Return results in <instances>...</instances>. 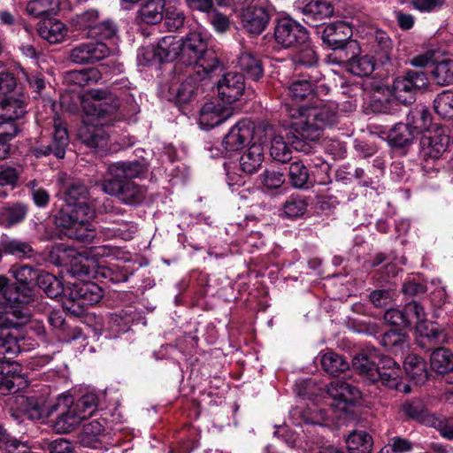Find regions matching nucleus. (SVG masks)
Instances as JSON below:
<instances>
[{"instance_id": "f257e3e1", "label": "nucleus", "mask_w": 453, "mask_h": 453, "mask_svg": "<svg viewBox=\"0 0 453 453\" xmlns=\"http://www.w3.org/2000/svg\"><path fill=\"white\" fill-rule=\"evenodd\" d=\"M90 99L82 101V108L87 115L79 128L78 137L82 143L91 149H104L109 134L103 126L110 124L117 118L120 106L119 96L109 89L95 88L88 92Z\"/></svg>"}, {"instance_id": "f03ea898", "label": "nucleus", "mask_w": 453, "mask_h": 453, "mask_svg": "<svg viewBox=\"0 0 453 453\" xmlns=\"http://www.w3.org/2000/svg\"><path fill=\"white\" fill-rule=\"evenodd\" d=\"M292 128L307 141L319 140L325 127L336 121V112L323 104L286 107Z\"/></svg>"}, {"instance_id": "7ed1b4c3", "label": "nucleus", "mask_w": 453, "mask_h": 453, "mask_svg": "<svg viewBox=\"0 0 453 453\" xmlns=\"http://www.w3.org/2000/svg\"><path fill=\"white\" fill-rule=\"evenodd\" d=\"M429 80L423 71L410 70L403 75L398 76L393 82L394 98L388 95H374L372 108L375 112L392 113L397 105L396 101L408 104L415 100L418 91L426 89Z\"/></svg>"}, {"instance_id": "20e7f679", "label": "nucleus", "mask_w": 453, "mask_h": 453, "mask_svg": "<svg viewBox=\"0 0 453 453\" xmlns=\"http://www.w3.org/2000/svg\"><path fill=\"white\" fill-rule=\"evenodd\" d=\"M96 211L91 205L75 206L65 204L55 215V224L68 238L83 243H90L96 237L93 219Z\"/></svg>"}, {"instance_id": "39448f33", "label": "nucleus", "mask_w": 453, "mask_h": 453, "mask_svg": "<svg viewBox=\"0 0 453 453\" xmlns=\"http://www.w3.org/2000/svg\"><path fill=\"white\" fill-rule=\"evenodd\" d=\"M180 43V62L187 68H196L205 77L212 74L219 68V61L214 52L208 50L206 40L196 31L189 32Z\"/></svg>"}, {"instance_id": "423d86ee", "label": "nucleus", "mask_w": 453, "mask_h": 453, "mask_svg": "<svg viewBox=\"0 0 453 453\" xmlns=\"http://www.w3.org/2000/svg\"><path fill=\"white\" fill-rule=\"evenodd\" d=\"M63 299V308L74 317L84 315L88 307L103 297L102 288L90 281L68 283Z\"/></svg>"}, {"instance_id": "0eeeda50", "label": "nucleus", "mask_w": 453, "mask_h": 453, "mask_svg": "<svg viewBox=\"0 0 453 453\" xmlns=\"http://www.w3.org/2000/svg\"><path fill=\"white\" fill-rule=\"evenodd\" d=\"M211 77H205L201 71L196 68H186L185 71L175 68V73L171 80L168 92L169 100L176 104L190 102L207 83Z\"/></svg>"}, {"instance_id": "6e6552de", "label": "nucleus", "mask_w": 453, "mask_h": 453, "mask_svg": "<svg viewBox=\"0 0 453 453\" xmlns=\"http://www.w3.org/2000/svg\"><path fill=\"white\" fill-rule=\"evenodd\" d=\"M69 144V136L66 127L59 117L54 118V131L46 141H37L30 149L35 157L54 155L57 158H63L65 149Z\"/></svg>"}, {"instance_id": "1a4fd4ad", "label": "nucleus", "mask_w": 453, "mask_h": 453, "mask_svg": "<svg viewBox=\"0 0 453 453\" xmlns=\"http://www.w3.org/2000/svg\"><path fill=\"white\" fill-rule=\"evenodd\" d=\"M101 188L104 193L116 196L122 203L127 205L139 204L146 196L145 187L128 180H104Z\"/></svg>"}, {"instance_id": "9d476101", "label": "nucleus", "mask_w": 453, "mask_h": 453, "mask_svg": "<svg viewBox=\"0 0 453 453\" xmlns=\"http://www.w3.org/2000/svg\"><path fill=\"white\" fill-rule=\"evenodd\" d=\"M274 39L283 48L305 45L309 33L304 27L290 19H281L274 27Z\"/></svg>"}, {"instance_id": "9b49d317", "label": "nucleus", "mask_w": 453, "mask_h": 453, "mask_svg": "<svg viewBox=\"0 0 453 453\" xmlns=\"http://www.w3.org/2000/svg\"><path fill=\"white\" fill-rule=\"evenodd\" d=\"M111 54L110 48L102 42H83L74 45L68 53V59L77 65H94Z\"/></svg>"}, {"instance_id": "f8f14e48", "label": "nucleus", "mask_w": 453, "mask_h": 453, "mask_svg": "<svg viewBox=\"0 0 453 453\" xmlns=\"http://www.w3.org/2000/svg\"><path fill=\"white\" fill-rule=\"evenodd\" d=\"M23 411L32 420H40L58 411L61 403L50 398L48 392L34 394L22 398L20 403Z\"/></svg>"}, {"instance_id": "ddd939ff", "label": "nucleus", "mask_w": 453, "mask_h": 453, "mask_svg": "<svg viewBox=\"0 0 453 453\" xmlns=\"http://www.w3.org/2000/svg\"><path fill=\"white\" fill-rule=\"evenodd\" d=\"M30 319V312L22 303L15 301L14 296H4L0 293V328L18 327Z\"/></svg>"}, {"instance_id": "4468645a", "label": "nucleus", "mask_w": 453, "mask_h": 453, "mask_svg": "<svg viewBox=\"0 0 453 453\" xmlns=\"http://www.w3.org/2000/svg\"><path fill=\"white\" fill-rule=\"evenodd\" d=\"M321 79L322 74L319 70L295 73L288 88L289 97L296 102L312 98L316 85Z\"/></svg>"}, {"instance_id": "2eb2a0df", "label": "nucleus", "mask_w": 453, "mask_h": 453, "mask_svg": "<svg viewBox=\"0 0 453 453\" xmlns=\"http://www.w3.org/2000/svg\"><path fill=\"white\" fill-rule=\"evenodd\" d=\"M11 273L16 279L17 282L23 287V290L20 288L14 289V299L18 303H22L26 306L34 301L33 286L35 282H37L40 272L35 270L31 265H15L11 269Z\"/></svg>"}, {"instance_id": "dca6fc26", "label": "nucleus", "mask_w": 453, "mask_h": 453, "mask_svg": "<svg viewBox=\"0 0 453 453\" xmlns=\"http://www.w3.org/2000/svg\"><path fill=\"white\" fill-rule=\"evenodd\" d=\"M378 365L376 382L380 381L385 387L403 393L411 392V387L402 382L401 367L393 358L383 355Z\"/></svg>"}, {"instance_id": "f3484780", "label": "nucleus", "mask_w": 453, "mask_h": 453, "mask_svg": "<svg viewBox=\"0 0 453 453\" xmlns=\"http://www.w3.org/2000/svg\"><path fill=\"white\" fill-rule=\"evenodd\" d=\"M150 164L145 158L132 161H118L111 163L107 167L108 180H132L146 177Z\"/></svg>"}, {"instance_id": "a211bd4d", "label": "nucleus", "mask_w": 453, "mask_h": 453, "mask_svg": "<svg viewBox=\"0 0 453 453\" xmlns=\"http://www.w3.org/2000/svg\"><path fill=\"white\" fill-rule=\"evenodd\" d=\"M383 355L375 349H366L357 354L352 360V366L368 383L376 382L378 363Z\"/></svg>"}, {"instance_id": "6ab92c4d", "label": "nucleus", "mask_w": 453, "mask_h": 453, "mask_svg": "<svg viewBox=\"0 0 453 453\" xmlns=\"http://www.w3.org/2000/svg\"><path fill=\"white\" fill-rule=\"evenodd\" d=\"M254 134V124L250 119L237 122L226 134L222 146L226 151H236L250 142Z\"/></svg>"}, {"instance_id": "aec40b11", "label": "nucleus", "mask_w": 453, "mask_h": 453, "mask_svg": "<svg viewBox=\"0 0 453 453\" xmlns=\"http://www.w3.org/2000/svg\"><path fill=\"white\" fill-rule=\"evenodd\" d=\"M270 20L268 11L262 6H247L241 12L242 28L251 35H258L266 28Z\"/></svg>"}, {"instance_id": "412c9836", "label": "nucleus", "mask_w": 453, "mask_h": 453, "mask_svg": "<svg viewBox=\"0 0 453 453\" xmlns=\"http://www.w3.org/2000/svg\"><path fill=\"white\" fill-rule=\"evenodd\" d=\"M244 89V76L241 73L228 72L218 81L219 96L226 104H232L238 100Z\"/></svg>"}, {"instance_id": "4be33fe9", "label": "nucleus", "mask_w": 453, "mask_h": 453, "mask_svg": "<svg viewBox=\"0 0 453 453\" xmlns=\"http://www.w3.org/2000/svg\"><path fill=\"white\" fill-rule=\"evenodd\" d=\"M57 402L61 403V407L58 410L60 414L54 421L52 427L57 434H68L73 431L82 419L71 406V396L60 395L57 398Z\"/></svg>"}, {"instance_id": "5701e85b", "label": "nucleus", "mask_w": 453, "mask_h": 453, "mask_svg": "<svg viewBox=\"0 0 453 453\" xmlns=\"http://www.w3.org/2000/svg\"><path fill=\"white\" fill-rule=\"evenodd\" d=\"M295 7L303 14V21L311 26H317L315 22L330 17L334 12L331 4L323 0L297 1Z\"/></svg>"}, {"instance_id": "b1692460", "label": "nucleus", "mask_w": 453, "mask_h": 453, "mask_svg": "<svg viewBox=\"0 0 453 453\" xmlns=\"http://www.w3.org/2000/svg\"><path fill=\"white\" fill-rule=\"evenodd\" d=\"M449 142V137L443 134L441 129L432 133L428 131L420 141L423 156L425 157L438 158L446 151Z\"/></svg>"}, {"instance_id": "393cba45", "label": "nucleus", "mask_w": 453, "mask_h": 453, "mask_svg": "<svg viewBox=\"0 0 453 453\" xmlns=\"http://www.w3.org/2000/svg\"><path fill=\"white\" fill-rule=\"evenodd\" d=\"M351 35V28L344 22L328 24L321 32L323 42L333 49L345 46Z\"/></svg>"}, {"instance_id": "a878e982", "label": "nucleus", "mask_w": 453, "mask_h": 453, "mask_svg": "<svg viewBox=\"0 0 453 453\" xmlns=\"http://www.w3.org/2000/svg\"><path fill=\"white\" fill-rule=\"evenodd\" d=\"M327 393L332 398L349 405L358 402L362 396L357 387L339 380L327 385Z\"/></svg>"}, {"instance_id": "bb28decb", "label": "nucleus", "mask_w": 453, "mask_h": 453, "mask_svg": "<svg viewBox=\"0 0 453 453\" xmlns=\"http://www.w3.org/2000/svg\"><path fill=\"white\" fill-rule=\"evenodd\" d=\"M229 116L230 111L221 105L212 102L206 103L200 111L199 124L209 129L223 123Z\"/></svg>"}, {"instance_id": "cd10ccee", "label": "nucleus", "mask_w": 453, "mask_h": 453, "mask_svg": "<svg viewBox=\"0 0 453 453\" xmlns=\"http://www.w3.org/2000/svg\"><path fill=\"white\" fill-rule=\"evenodd\" d=\"M264 161V148L259 143L250 145L240 157L241 170L248 174L256 173Z\"/></svg>"}, {"instance_id": "c85d7f7f", "label": "nucleus", "mask_w": 453, "mask_h": 453, "mask_svg": "<svg viewBox=\"0 0 453 453\" xmlns=\"http://www.w3.org/2000/svg\"><path fill=\"white\" fill-rule=\"evenodd\" d=\"M403 368L406 374L415 384L422 385L428 379V371L426 361L414 354L405 357Z\"/></svg>"}, {"instance_id": "c756f323", "label": "nucleus", "mask_w": 453, "mask_h": 453, "mask_svg": "<svg viewBox=\"0 0 453 453\" xmlns=\"http://www.w3.org/2000/svg\"><path fill=\"white\" fill-rule=\"evenodd\" d=\"M179 39L167 35L162 37L153 49L154 57L160 62L180 60Z\"/></svg>"}, {"instance_id": "7c9ffc66", "label": "nucleus", "mask_w": 453, "mask_h": 453, "mask_svg": "<svg viewBox=\"0 0 453 453\" xmlns=\"http://www.w3.org/2000/svg\"><path fill=\"white\" fill-rule=\"evenodd\" d=\"M99 11L92 8L75 14L71 19L70 24L73 29L84 33L88 37L99 20Z\"/></svg>"}, {"instance_id": "2f4dec72", "label": "nucleus", "mask_w": 453, "mask_h": 453, "mask_svg": "<svg viewBox=\"0 0 453 453\" xmlns=\"http://www.w3.org/2000/svg\"><path fill=\"white\" fill-rule=\"evenodd\" d=\"M165 6V0H149L141 5L139 18L146 24H157L164 18Z\"/></svg>"}, {"instance_id": "473e14b6", "label": "nucleus", "mask_w": 453, "mask_h": 453, "mask_svg": "<svg viewBox=\"0 0 453 453\" xmlns=\"http://www.w3.org/2000/svg\"><path fill=\"white\" fill-rule=\"evenodd\" d=\"M320 365L326 372L333 376H338L349 367L346 358L334 351L323 353L320 357Z\"/></svg>"}, {"instance_id": "72a5a7b5", "label": "nucleus", "mask_w": 453, "mask_h": 453, "mask_svg": "<svg viewBox=\"0 0 453 453\" xmlns=\"http://www.w3.org/2000/svg\"><path fill=\"white\" fill-rule=\"evenodd\" d=\"M36 283L50 298H57L63 294V299H65L66 287L65 288L62 281L53 274L40 271Z\"/></svg>"}, {"instance_id": "f704fd0d", "label": "nucleus", "mask_w": 453, "mask_h": 453, "mask_svg": "<svg viewBox=\"0 0 453 453\" xmlns=\"http://www.w3.org/2000/svg\"><path fill=\"white\" fill-rule=\"evenodd\" d=\"M26 112V106L19 99L8 97L0 102V119L3 121L16 122Z\"/></svg>"}, {"instance_id": "c9c22d12", "label": "nucleus", "mask_w": 453, "mask_h": 453, "mask_svg": "<svg viewBox=\"0 0 453 453\" xmlns=\"http://www.w3.org/2000/svg\"><path fill=\"white\" fill-rule=\"evenodd\" d=\"M417 331L419 334L418 339V345L427 350L438 345L440 338L442 336V330L439 329L434 323L427 325L426 322H425L417 326Z\"/></svg>"}, {"instance_id": "e433bc0d", "label": "nucleus", "mask_w": 453, "mask_h": 453, "mask_svg": "<svg viewBox=\"0 0 453 453\" xmlns=\"http://www.w3.org/2000/svg\"><path fill=\"white\" fill-rule=\"evenodd\" d=\"M238 65L248 78L258 81L263 76V67L259 58L250 51H243L238 57Z\"/></svg>"}, {"instance_id": "4c0bfd02", "label": "nucleus", "mask_w": 453, "mask_h": 453, "mask_svg": "<svg viewBox=\"0 0 453 453\" xmlns=\"http://www.w3.org/2000/svg\"><path fill=\"white\" fill-rule=\"evenodd\" d=\"M103 432L104 426L94 419L83 426L78 437L79 442L84 447L96 448Z\"/></svg>"}, {"instance_id": "58836bf2", "label": "nucleus", "mask_w": 453, "mask_h": 453, "mask_svg": "<svg viewBox=\"0 0 453 453\" xmlns=\"http://www.w3.org/2000/svg\"><path fill=\"white\" fill-rule=\"evenodd\" d=\"M89 193L87 186L80 181L69 183L65 190V204L75 205L77 207L90 205L88 203Z\"/></svg>"}, {"instance_id": "ea45409f", "label": "nucleus", "mask_w": 453, "mask_h": 453, "mask_svg": "<svg viewBox=\"0 0 453 453\" xmlns=\"http://www.w3.org/2000/svg\"><path fill=\"white\" fill-rule=\"evenodd\" d=\"M317 61L318 58L315 50L309 46H304L293 57L295 73H305L311 72V70H318L315 66Z\"/></svg>"}, {"instance_id": "a19ab883", "label": "nucleus", "mask_w": 453, "mask_h": 453, "mask_svg": "<svg viewBox=\"0 0 453 453\" xmlns=\"http://www.w3.org/2000/svg\"><path fill=\"white\" fill-rule=\"evenodd\" d=\"M346 443L349 453H371L373 445L372 436L364 431H353Z\"/></svg>"}, {"instance_id": "79ce46f5", "label": "nucleus", "mask_w": 453, "mask_h": 453, "mask_svg": "<svg viewBox=\"0 0 453 453\" xmlns=\"http://www.w3.org/2000/svg\"><path fill=\"white\" fill-rule=\"evenodd\" d=\"M431 368L436 373L445 374L453 370L451 352L444 348L435 349L430 357Z\"/></svg>"}, {"instance_id": "37998d69", "label": "nucleus", "mask_w": 453, "mask_h": 453, "mask_svg": "<svg viewBox=\"0 0 453 453\" xmlns=\"http://www.w3.org/2000/svg\"><path fill=\"white\" fill-rule=\"evenodd\" d=\"M415 130L408 124L398 123L388 133V140L390 145L404 147L412 142Z\"/></svg>"}, {"instance_id": "c03bdc74", "label": "nucleus", "mask_w": 453, "mask_h": 453, "mask_svg": "<svg viewBox=\"0 0 453 453\" xmlns=\"http://www.w3.org/2000/svg\"><path fill=\"white\" fill-rule=\"evenodd\" d=\"M380 343L388 351L400 353L409 346L408 335L400 331L389 330L382 335Z\"/></svg>"}, {"instance_id": "a18cd8bd", "label": "nucleus", "mask_w": 453, "mask_h": 453, "mask_svg": "<svg viewBox=\"0 0 453 453\" xmlns=\"http://www.w3.org/2000/svg\"><path fill=\"white\" fill-rule=\"evenodd\" d=\"M70 404L83 421L91 417L97 410L98 398L96 394L88 393L82 395L75 402H73L71 399Z\"/></svg>"}, {"instance_id": "49530a36", "label": "nucleus", "mask_w": 453, "mask_h": 453, "mask_svg": "<svg viewBox=\"0 0 453 453\" xmlns=\"http://www.w3.org/2000/svg\"><path fill=\"white\" fill-rule=\"evenodd\" d=\"M9 328H0V358L11 360L20 350L18 340L8 330Z\"/></svg>"}, {"instance_id": "de8ad7c7", "label": "nucleus", "mask_w": 453, "mask_h": 453, "mask_svg": "<svg viewBox=\"0 0 453 453\" xmlns=\"http://www.w3.org/2000/svg\"><path fill=\"white\" fill-rule=\"evenodd\" d=\"M27 212L25 205L17 203L4 208L0 213V226L8 228L24 220Z\"/></svg>"}, {"instance_id": "09e8293b", "label": "nucleus", "mask_w": 453, "mask_h": 453, "mask_svg": "<svg viewBox=\"0 0 453 453\" xmlns=\"http://www.w3.org/2000/svg\"><path fill=\"white\" fill-rule=\"evenodd\" d=\"M40 36L50 43H58L65 36V26L62 22H48L38 28Z\"/></svg>"}, {"instance_id": "8fccbe9b", "label": "nucleus", "mask_w": 453, "mask_h": 453, "mask_svg": "<svg viewBox=\"0 0 453 453\" xmlns=\"http://www.w3.org/2000/svg\"><path fill=\"white\" fill-rule=\"evenodd\" d=\"M432 76L440 86L453 84V60L447 58L438 62L432 71Z\"/></svg>"}, {"instance_id": "3c124183", "label": "nucleus", "mask_w": 453, "mask_h": 453, "mask_svg": "<svg viewBox=\"0 0 453 453\" xmlns=\"http://www.w3.org/2000/svg\"><path fill=\"white\" fill-rule=\"evenodd\" d=\"M374 66L375 62L372 57L367 55L361 57L354 56L349 61L347 71L357 76H369L373 72Z\"/></svg>"}, {"instance_id": "603ef678", "label": "nucleus", "mask_w": 453, "mask_h": 453, "mask_svg": "<svg viewBox=\"0 0 453 453\" xmlns=\"http://www.w3.org/2000/svg\"><path fill=\"white\" fill-rule=\"evenodd\" d=\"M59 7L58 0H31L26 7V12L33 16H47L55 12Z\"/></svg>"}, {"instance_id": "864d4df0", "label": "nucleus", "mask_w": 453, "mask_h": 453, "mask_svg": "<svg viewBox=\"0 0 453 453\" xmlns=\"http://www.w3.org/2000/svg\"><path fill=\"white\" fill-rule=\"evenodd\" d=\"M288 174L290 182L295 188H309V172L307 167L301 161H296L290 164Z\"/></svg>"}, {"instance_id": "5fc2aeb1", "label": "nucleus", "mask_w": 453, "mask_h": 453, "mask_svg": "<svg viewBox=\"0 0 453 453\" xmlns=\"http://www.w3.org/2000/svg\"><path fill=\"white\" fill-rule=\"evenodd\" d=\"M2 245L4 252L18 257H31L35 252L29 242L18 239L3 241Z\"/></svg>"}, {"instance_id": "6e6d98bb", "label": "nucleus", "mask_w": 453, "mask_h": 453, "mask_svg": "<svg viewBox=\"0 0 453 453\" xmlns=\"http://www.w3.org/2000/svg\"><path fill=\"white\" fill-rule=\"evenodd\" d=\"M292 151L284 141L283 137L279 134L273 136L270 146L271 157L279 162L286 163L292 157Z\"/></svg>"}, {"instance_id": "4d7b16f0", "label": "nucleus", "mask_w": 453, "mask_h": 453, "mask_svg": "<svg viewBox=\"0 0 453 453\" xmlns=\"http://www.w3.org/2000/svg\"><path fill=\"white\" fill-rule=\"evenodd\" d=\"M434 109L444 119L453 117V92L445 90L439 94L434 101Z\"/></svg>"}, {"instance_id": "13d9d810", "label": "nucleus", "mask_w": 453, "mask_h": 453, "mask_svg": "<svg viewBox=\"0 0 453 453\" xmlns=\"http://www.w3.org/2000/svg\"><path fill=\"white\" fill-rule=\"evenodd\" d=\"M405 319H407L408 326L416 324V327L426 322V313L425 308L416 301L407 303L403 307Z\"/></svg>"}, {"instance_id": "bf43d9fd", "label": "nucleus", "mask_w": 453, "mask_h": 453, "mask_svg": "<svg viewBox=\"0 0 453 453\" xmlns=\"http://www.w3.org/2000/svg\"><path fill=\"white\" fill-rule=\"evenodd\" d=\"M408 121L416 132H421L431 123L430 112L424 107H417L408 114Z\"/></svg>"}, {"instance_id": "052dcab7", "label": "nucleus", "mask_w": 453, "mask_h": 453, "mask_svg": "<svg viewBox=\"0 0 453 453\" xmlns=\"http://www.w3.org/2000/svg\"><path fill=\"white\" fill-rule=\"evenodd\" d=\"M118 33V27L114 21L111 19L98 20L95 28L88 37L99 39H111Z\"/></svg>"}, {"instance_id": "680f3d73", "label": "nucleus", "mask_w": 453, "mask_h": 453, "mask_svg": "<svg viewBox=\"0 0 453 453\" xmlns=\"http://www.w3.org/2000/svg\"><path fill=\"white\" fill-rule=\"evenodd\" d=\"M27 81L35 99L42 98L45 100V91L47 89L44 76L39 73H31L27 74Z\"/></svg>"}, {"instance_id": "e2e57ef3", "label": "nucleus", "mask_w": 453, "mask_h": 453, "mask_svg": "<svg viewBox=\"0 0 453 453\" xmlns=\"http://www.w3.org/2000/svg\"><path fill=\"white\" fill-rule=\"evenodd\" d=\"M356 49L358 50V45L356 42H349L342 48H334V51L331 55V57H334L333 61L342 65L347 69L349 61H350L355 55Z\"/></svg>"}, {"instance_id": "0e129e2a", "label": "nucleus", "mask_w": 453, "mask_h": 453, "mask_svg": "<svg viewBox=\"0 0 453 453\" xmlns=\"http://www.w3.org/2000/svg\"><path fill=\"white\" fill-rule=\"evenodd\" d=\"M306 208L307 203L303 199L290 196L283 205V211L288 217L296 218L303 215Z\"/></svg>"}, {"instance_id": "69168bd1", "label": "nucleus", "mask_w": 453, "mask_h": 453, "mask_svg": "<svg viewBox=\"0 0 453 453\" xmlns=\"http://www.w3.org/2000/svg\"><path fill=\"white\" fill-rule=\"evenodd\" d=\"M186 16L183 12L175 9H166L165 25L169 31L174 32L184 26Z\"/></svg>"}, {"instance_id": "338daca9", "label": "nucleus", "mask_w": 453, "mask_h": 453, "mask_svg": "<svg viewBox=\"0 0 453 453\" xmlns=\"http://www.w3.org/2000/svg\"><path fill=\"white\" fill-rule=\"evenodd\" d=\"M72 81L79 86H86L90 82H96L100 78V73L96 69H86L73 72L71 73Z\"/></svg>"}, {"instance_id": "774afa93", "label": "nucleus", "mask_w": 453, "mask_h": 453, "mask_svg": "<svg viewBox=\"0 0 453 453\" xmlns=\"http://www.w3.org/2000/svg\"><path fill=\"white\" fill-rule=\"evenodd\" d=\"M22 379L19 376L4 374L0 378V392L2 395L14 394L20 390Z\"/></svg>"}]
</instances>
